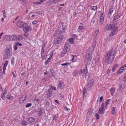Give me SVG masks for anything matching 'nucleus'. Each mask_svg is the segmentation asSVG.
Segmentation results:
<instances>
[{
    "instance_id": "obj_39",
    "label": "nucleus",
    "mask_w": 126,
    "mask_h": 126,
    "mask_svg": "<svg viewBox=\"0 0 126 126\" xmlns=\"http://www.w3.org/2000/svg\"><path fill=\"white\" fill-rule=\"evenodd\" d=\"M103 20H100L99 23L98 25L99 26L101 27L102 26L103 23Z\"/></svg>"
},
{
    "instance_id": "obj_56",
    "label": "nucleus",
    "mask_w": 126,
    "mask_h": 126,
    "mask_svg": "<svg viewBox=\"0 0 126 126\" xmlns=\"http://www.w3.org/2000/svg\"><path fill=\"white\" fill-rule=\"evenodd\" d=\"M50 62V61L47 60V61H46L45 62V65H47V64L49 62Z\"/></svg>"
},
{
    "instance_id": "obj_45",
    "label": "nucleus",
    "mask_w": 126,
    "mask_h": 126,
    "mask_svg": "<svg viewBox=\"0 0 126 126\" xmlns=\"http://www.w3.org/2000/svg\"><path fill=\"white\" fill-rule=\"evenodd\" d=\"M32 106V104L31 103H27L26 106V108H28Z\"/></svg>"
},
{
    "instance_id": "obj_43",
    "label": "nucleus",
    "mask_w": 126,
    "mask_h": 126,
    "mask_svg": "<svg viewBox=\"0 0 126 126\" xmlns=\"http://www.w3.org/2000/svg\"><path fill=\"white\" fill-rule=\"evenodd\" d=\"M99 30L98 29L95 32V36H97V34L98 33Z\"/></svg>"
},
{
    "instance_id": "obj_62",
    "label": "nucleus",
    "mask_w": 126,
    "mask_h": 126,
    "mask_svg": "<svg viewBox=\"0 0 126 126\" xmlns=\"http://www.w3.org/2000/svg\"><path fill=\"white\" fill-rule=\"evenodd\" d=\"M7 93L6 91L5 90H4L2 94L5 95Z\"/></svg>"
},
{
    "instance_id": "obj_7",
    "label": "nucleus",
    "mask_w": 126,
    "mask_h": 126,
    "mask_svg": "<svg viewBox=\"0 0 126 126\" xmlns=\"http://www.w3.org/2000/svg\"><path fill=\"white\" fill-rule=\"evenodd\" d=\"M46 51L45 49H41V58L42 60H45L47 58L46 56Z\"/></svg>"
},
{
    "instance_id": "obj_49",
    "label": "nucleus",
    "mask_w": 126,
    "mask_h": 126,
    "mask_svg": "<svg viewBox=\"0 0 126 126\" xmlns=\"http://www.w3.org/2000/svg\"><path fill=\"white\" fill-rule=\"evenodd\" d=\"M17 45L16 44V43H15V45H14V49L15 50H16L17 49Z\"/></svg>"
},
{
    "instance_id": "obj_20",
    "label": "nucleus",
    "mask_w": 126,
    "mask_h": 126,
    "mask_svg": "<svg viewBox=\"0 0 126 126\" xmlns=\"http://www.w3.org/2000/svg\"><path fill=\"white\" fill-rule=\"evenodd\" d=\"M126 70V64L124 65H123L121 67V68L119 69V71H121V70H122V71H125Z\"/></svg>"
},
{
    "instance_id": "obj_41",
    "label": "nucleus",
    "mask_w": 126,
    "mask_h": 126,
    "mask_svg": "<svg viewBox=\"0 0 126 126\" xmlns=\"http://www.w3.org/2000/svg\"><path fill=\"white\" fill-rule=\"evenodd\" d=\"M27 124V122L25 121H23L22 122V125H26Z\"/></svg>"
},
{
    "instance_id": "obj_44",
    "label": "nucleus",
    "mask_w": 126,
    "mask_h": 126,
    "mask_svg": "<svg viewBox=\"0 0 126 126\" xmlns=\"http://www.w3.org/2000/svg\"><path fill=\"white\" fill-rule=\"evenodd\" d=\"M121 71H119V69L118 71L117 72V73L118 74H120L122 73H123V71H122V70H121Z\"/></svg>"
},
{
    "instance_id": "obj_10",
    "label": "nucleus",
    "mask_w": 126,
    "mask_h": 126,
    "mask_svg": "<svg viewBox=\"0 0 126 126\" xmlns=\"http://www.w3.org/2000/svg\"><path fill=\"white\" fill-rule=\"evenodd\" d=\"M64 84L63 82H60L58 84L57 88L59 89H63L64 88Z\"/></svg>"
},
{
    "instance_id": "obj_55",
    "label": "nucleus",
    "mask_w": 126,
    "mask_h": 126,
    "mask_svg": "<svg viewBox=\"0 0 126 126\" xmlns=\"http://www.w3.org/2000/svg\"><path fill=\"white\" fill-rule=\"evenodd\" d=\"M2 69L1 67H0V78L2 76Z\"/></svg>"
},
{
    "instance_id": "obj_42",
    "label": "nucleus",
    "mask_w": 126,
    "mask_h": 126,
    "mask_svg": "<svg viewBox=\"0 0 126 126\" xmlns=\"http://www.w3.org/2000/svg\"><path fill=\"white\" fill-rule=\"evenodd\" d=\"M86 88H84L83 91V96L84 95V94L85 93H86Z\"/></svg>"
},
{
    "instance_id": "obj_30",
    "label": "nucleus",
    "mask_w": 126,
    "mask_h": 126,
    "mask_svg": "<svg viewBox=\"0 0 126 126\" xmlns=\"http://www.w3.org/2000/svg\"><path fill=\"white\" fill-rule=\"evenodd\" d=\"M58 0H50L49 1V3L51 4L53 3L57 2Z\"/></svg>"
},
{
    "instance_id": "obj_58",
    "label": "nucleus",
    "mask_w": 126,
    "mask_h": 126,
    "mask_svg": "<svg viewBox=\"0 0 126 126\" xmlns=\"http://www.w3.org/2000/svg\"><path fill=\"white\" fill-rule=\"evenodd\" d=\"M64 109L65 110H66L68 111V112H69L70 110V109H68L67 107H64Z\"/></svg>"
},
{
    "instance_id": "obj_25",
    "label": "nucleus",
    "mask_w": 126,
    "mask_h": 126,
    "mask_svg": "<svg viewBox=\"0 0 126 126\" xmlns=\"http://www.w3.org/2000/svg\"><path fill=\"white\" fill-rule=\"evenodd\" d=\"M44 110L42 109H40L38 111V113L41 116L43 114Z\"/></svg>"
},
{
    "instance_id": "obj_57",
    "label": "nucleus",
    "mask_w": 126,
    "mask_h": 126,
    "mask_svg": "<svg viewBox=\"0 0 126 126\" xmlns=\"http://www.w3.org/2000/svg\"><path fill=\"white\" fill-rule=\"evenodd\" d=\"M45 44H43L42 45V48L41 49H45Z\"/></svg>"
},
{
    "instance_id": "obj_63",
    "label": "nucleus",
    "mask_w": 126,
    "mask_h": 126,
    "mask_svg": "<svg viewBox=\"0 0 126 126\" xmlns=\"http://www.w3.org/2000/svg\"><path fill=\"white\" fill-rule=\"evenodd\" d=\"M103 99V97L102 96H101L99 99V101L100 102H101L102 101V100Z\"/></svg>"
},
{
    "instance_id": "obj_26",
    "label": "nucleus",
    "mask_w": 126,
    "mask_h": 126,
    "mask_svg": "<svg viewBox=\"0 0 126 126\" xmlns=\"http://www.w3.org/2000/svg\"><path fill=\"white\" fill-rule=\"evenodd\" d=\"M111 100L110 99H109L107 100H106L105 102V105H106V107L110 103V101Z\"/></svg>"
},
{
    "instance_id": "obj_24",
    "label": "nucleus",
    "mask_w": 126,
    "mask_h": 126,
    "mask_svg": "<svg viewBox=\"0 0 126 126\" xmlns=\"http://www.w3.org/2000/svg\"><path fill=\"white\" fill-rule=\"evenodd\" d=\"M69 51H67V50L64 49L63 50L61 54V56H63L65 55V54L67 52Z\"/></svg>"
},
{
    "instance_id": "obj_21",
    "label": "nucleus",
    "mask_w": 126,
    "mask_h": 126,
    "mask_svg": "<svg viewBox=\"0 0 126 126\" xmlns=\"http://www.w3.org/2000/svg\"><path fill=\"white\" fill-rule=\"evenodd\" d=\"M93 81H94L93 79L91 80L88 83L87 86H88L89 87H91L93 84Z\"/></svg>"
},
{
    "instance_id": "obj_2",
    "label": "nucleus",
    "mask_w": 126,
    "mask_h": 126,
    "mask_svg": "<svg viewBox=\"0 0 126 126\" xmlns=\"http://www.w3.org/2000/svg\"><path fill=\"white\" fill-rule=\"evenodd\" d=\"M11 47H7L6 49L5 52V59H9L11 55Z\"/></svg>"
},
{
    "instance_id": "obj_27",
    "label": "nucleus",
    "mask_w": 126,
    "mask_h": 126,
    "mask_svg": "<svg viewBox=\"0 0 126 126\" xmlns=\"http://www.w3.org/2000/svg\"><path fill=\"white\" fill-rule=\"evenodd\" d=\"M84 77L85 79L87 80L89 78V75L88 72L86 73L84 75Z\"/></svg>"
},
{
    "instance_id": "obj_47",
    "label": "nucleus",
    "mask_w": 126,
    "mask_h": 126,
    "mask_svg": "<svg viewBox=\"0 0 126 126\" xmlns=\"http://www.w3.org/2000/svg\"><path fill=\"white\" fill-rule=\"evenodd\" d=\"M72 57H73V58H72V61L73 62H74L75 61V60H76V59L74 60V59L76 58V56H74L73 55H72Z\"/></svg>"
},
{
    "instance_id": "obj_53",
    "label": "nucleus",
    "mask_w": 126,
    "mask_h": 126,
    "mask_svg": "<svg viewBox=\"0 0 126 126\" xmlns=\"http://www.w3.org/2000/svg\"><path fill=\"white\" fill-rule=\"evenodd\" d=\"M33 4H34L39 5L41 4V2H33Z\"/></svg>"
},
{
    "instance_id": "obj_15",
    "label": "nucleus",
    "mask_w": 126,
    "mask_h": 126,
    "mask_svg": "<svg viewBox=\"0 0 126 126\" xmlns=\"http://www.w3.org/2000/svg\"><path fill=\"white\" fill-rule=\"evenodd\" d=\"M26 98L25 95H24L20 98L19 102L20 103H23Z\"/></svg>"
},
{
    "instance_id": "obj_12",
    "label": "nucleus",
    "mask_w": 126,
    "mask_h": 126,
    "mask_svg": "<svg viewBox=\"0 0 126 126\" xmlns=\"http://www.w3.org/2000/svg\"><path fill=\"white\" fill-rule=\"evenodd\" d=\"M32 29V28L30 26H27L25 28H23V30L24 32L25 33H27L29 31H31Z\"/></svg>"
},
{
    "instance_id": "obj_29",
    "label": "nucleus",
    "mask_w": 126,
    "mask_h": 126,
    "mask_svg": "<svg viewBox=\"0 0 126 126\" xmlns=\"http://www.w3.org/2000/svg\"><path fill=\"white\" fill-rule=\"evenodd\" d=\"M118 64H116L115 65H114L112 68V71L113 72L114 71L115 69L117 68L118 66Z\"/></svg>"
},
{
    "instance_id": "obj_11",
    "label": "nucleus",
    "mask_w": 126,
    "mask_h": 126,
    "mask_svg": "<svg viewBox=\"0 0 126 126\" xmlns=\"http://www.w3.org/2000/svg\"><path fill=\"white\" fill-rule=\"evenodd\" d=\"M64 49L67 50V51L69 50L70 48V43L68 42V41H66L64 46Z\"/></svg>"
},
{
    "instance_id": "obj_60",
    "label": "nucleus",
    "mask_w": 126,
    "mask_h": 126,
    "mask_svg": "<svg viewBox=\"0 0 126 126\" xmlns=\"http://www.w3.org/2000/svg\"><path fill=\"white\" fill-rule=\"evenodd\" d=\"M95 115L96 118L97 119H98L99 118V115L97 114H96Z\"/></svg>"
},
{
    "instance_id": "obj_4",
    "label": "nucleus",
    "mask_w": 126,
    "mask_h": 126,
    "mask_svg": "<svg viewBox=\"0 0 126 126\" xmlns=\"http://www.w3.org/2000/svg\"><path fill=\"white\" fill-rule=\"evenodd\" d=\"M111 30L112 31L109 35L110 36H112L116 35L118 32V28L116 26Z\"/></svg>"
},
{
    "instance_id": "obj_9",
    "label": "nucleus",
    "mask_w": 126,
    "mask_h": 126,
    "mask_svg": "<svg viewBox=\"0 0 126 126\" xmlns=\"http://www.w3.org/2000/svg\"><path fill=\"white\" fill-rule=\"evenodd\" d=\"M63 35H61L55 38L54 39V41L55 42V43L56 44L59 43L63 39Z\"/></svg>"
},
{
    "instance_id": "obj_50",
    "label": "nucleus",
    "mask_w": 126,
    "mask_h": 126,
    "mask_svg": "<svg viewBox=\"0 0 126 126\" xmlns=\"http://www.w3.org/2000/svg\"><path fill=\"white\" fill-rule=\"evenodd\" d=\"M2 13L3 14V16L5 17L6 18V16L5 15V11L4 10H3L2 11Z\"/></svg>"
},
{
    "instance_id": "obj_54",
    "label": "nucleus",
    "mask_w": 126,
    "mask_h": 126,
    "mask_svg": "<svg viewBox=\"0 0 126 126\" xmlns=\"http://www.w3.org/2000/svg\"><path fill=\"white\" fill-rule=\"evenodd\" d=\"M16 43L17 46H22V44L20 43H19V42H16Z\"/></svg>"
},
{
    "instance_id": "obj_59",
    "label": "nucleus",
    "mask_w": 126,
    "mask_h": 126,
    "mask_svg": "<svg viewBox=\"0 0 126 126\" xmlns=\"http://www.w3.org/2000/svg\"><path fill=\"white\" fill-rule=\"evenodd\" d=\"M21 2H22V3L23 4V3H25L26 2V0H19Z\"/></svg>"
},
{
    "instance_id": "obj_36",
    "label": "nucleus",
    "mask_w": 126,
    "mask_h": 126,
    "mask_svg": "<svg viewBox=\"0 0 126 126\" xmlns=\"http://www.w3.org/2000/svg\"><path fill=\"white\" fill-rule=\"evenodd\" d=\"M119 17L120 16H119L118 15H117L114 17L113 18V20H115L119 18Z\"/></svg>"
},
{
    "instance_id": "obj_23",
    "label": "nucleus",
    "mask_w": 126,
    "mask_h": 126,
    "mask_svg": "<svg viewBox=\"0 0 126 126\" xmlns=\"http://www.w3.org/2000/svg\"><path fill=\"white\" fill-rule=\"evenodd\" d=\"M51 89H48V91L47 92V98L51 96L52 95L51 94H52L51 93L52 92L51 91Z\"/></svg>"
},
{
    "instance_id": "obj_3",
    "label": "nucleus",
    "mask_w": 126,
    "mask_h": 126,
    "mask_svg": "<svg viewBox=\"0 0 126 126\" xmlns=\"http://www.w3.org/2000/svg\"><path fill=\"white\" fill-rule=\"evenodd\" d=\"M5 37L6 38V40L8 41H15L16 37L15 35H6L5 36Z\"/></svg>"
},
{
    "instance_id": "obj_17",
    "label": "nucleus",
    "mask_w": 126,
    "mask_h": 126,
    "mask_svg": "<svg viewBox=\"0 0 126 126\" xmlns=\"http://www.w3.org/2000/svg\"><path fill=\"white\" fill-rule=\"evenodd\" d=\"M23 22L21 20H19L16 23V25L19 28H21L22 26Z\"/></svg>"
},
{
    "instance_id": "obj_38",
    "label": "nucleus",
    "mask_w": 126,
    "mask_h": 126,
    "mask_svg": "<svg viewBox=\"0 0 126 126\" xmlns=\"http://www.w3.org/2000/svg\"><path fill=\"white\" fill-rule=\"evenodd\" d=\"M92 111L91 110H89L87 112V116H89L92 114Z\"/></svg>"
},
{
    "instance_id": "obj_8",
    "label": "nucleus",
    "mask_w": 126,
    "mask_h": 126,
    "mask_svg": "<svg viewBox=\"0 0 126 126\" xmlns=\"http://www.w3.org/2000/svg\"><path fill=\"white\" fill-rule=\"evenodd\" d=\"M104 104L103 103H102L101 105V106L99 109L98 113L99 114H103L105 110L104 108Z\"/></svg>"
},
{
    "instance_id": "obj_61",
    "label": "nucleus",
    "mask_w": 126,
    "mask_h": 126,
    "mask_svg": "<svg viewBox=\"0 0 126 126\" xmlns=\"http://www.w3.org/2000/svg\"><path fill=\"white\" fill-rule=\"evenodd\" d=\"M83 28V27L81 26H79L78 28V29L79 30H82Z\"/></svg>"
},
{
    "instance_id": "obj_5",
    "label": "nucleus",
    "mask_w": 126,
    "mask_h": 126,
    "mask_svg": "<svg viewBox=\"0 0 126 126\" xmlns=\"http://www.w3.org/2000/svg\"><path fill=\"white\" fill-rule=\"evenodd\" d=\"M115 27L114 25L113 24H108L106 25L105 31H109L111 30Z\"/></svg>"
},
{
    "instance_id": "obj_6",
    "label": "nucleus",
    "mask_w": 126,
    "mask_h": 126,
    "mask_svg": "<svg viewBox=\"0 0 126 126\" xmlns=\"http://www.w3.org/2000/svg\"><path fill=\"white\" fill-rule=\"evenodd\" d=\"M96 44L95 43L93 45L90 46L88 49L87 52L89 53L92 54L93 53L94 49L95 47Z\"/></svg>"
},
{
    "instance_id": "obj_37",
    "label": "nucleus",
    "mask_w": 126,
    "mask_h": 126,
    "mask_svg": "<svg viewBox=\"0 0 126 126\" xmlns=\"http://www.w3.org/2000/svg\"><path fill=\"white\" fill-rule=\"evenodd\" d=\"M104 16L103 15V13L101 14V15L100 17V20H104Z\"/></svg>"
},
{
    "instance_id": "obj_31",
    "label": "nucleus",
    "mask_w": 126,
    "mask_h": 126,
    "mask_svg": "<svg viewBox=\"0 0 126 126\" xmlns=\"http://www.w3.org/2000/svg\"><path fill=\"white\" fill-rule=\"evenodd\" d=\"M111 113L113 115H114L115 114V110L114 107H112L111 109Z\"/></svg>"
},
{
    "instance_id": "obj_32",
    "label": "nucleus",
    "mask_w": 126,
    "mask_h": 126,
    "mask_svg": "<svg viewBox=\"0 0 126 126\" xmlns=\"http://www.w3.org/2000/svg\"><path fill=\"white\" fill-rule=\"evenodd\" d=\"M66 41H68V42H69L70 43L72 44L74 42L73 38H70L68 40H67Z\"/></svg>"
},
{
    "instance_id": "obj_64",
    "label": "nucleus",
    "mask_w": 126,
    "mask_h": 126,
    "mask_svg": "<svg viewBox=\"0 0 126 126\" xmlns=\"http://www.w3.org/2000/svg\"><path fill=\"white\" fill-rule=\"evenodd\" d=\"M123 81L125 82L126 81V74L125 76L123 79Z\"/></svg>"
},
{
    "instance_id": "obj_48",
    "label": "nucleus",
    "mask_w": 126,
    "mask_h": 126,
    "mask_svg": "<svg viewBox=\"0 0 126 126\" xmlns=\"http://www.w3.org/2000/svg\"><path fill=\"white\" fill-rule=\"evenodd\" d=\"M7 98L9 100H11L12 99L13 97L12 96L10 95L9 96L7 97Z\"/></svg>"
},
{
    "instance_id": "obj_35",
    "label": "nucleus",
    "mask_w": 126,
    "mask_h": 126,
    "mask_svg": "<svg viewBox=\"0 0 126 126\" xmlns=\"http://www.w3.org/2000/svg\"><path fill=\"white\" fill-rule=\"evenodd\" d=\"M11 65L13 66L14 65V57L12 58L11 60Z\"/></svg>"
},
{
    "instance_id": "obj_22",
    "label": "nucleus",
    "mask_w": 126,
    "mask_h": 126,
    "mask_svg": "<svg viewBox=\"0 0 126 126\" xmlns=\"http://www.w3.org/2000/svg\"><path fill=\"white\" fill-rule=\"evenodd\" d=\"M110 91L111 93V95L113 96V94L115 92V89L113 88H111L110 90Z\"/></svg>"
},
{
    "instance_id": "obj_28",
    "label": "nucleus",
    "mask_w": 126,
    "mask_h": 126,
    "mask_svg": "<svg viewBox=\"0 0 126 126\" xmlns=\"http://www.w3.org/2000/svg\"><path fill=\"white\" fill-rule=\"evenodd\" d=\"M28 121L31 123L35 121V119L31 117L29 119Z\"/></svg>"
},
{
    "instance_id": "obj_33",
    "label": "nucleus",
    "mask_w": 126,
    "mask_h": 126,
    "mask_svg": "<svg viewBox=\"0 0 126 126\" xmlns=\"http://www.w3.org/2000/svg\"><path fill=\"white\" fill-rule=\"evenodd\" d=\"M22 25V26L21 27V28L23 29V28H25V27H27V23H24L23 22Z\"/></svg>"
},
{
    "instance_id": "obj_1",
    "label": "nucleus",
    "mask_w": 126,
    "mask_h": 126,
    "mask_svg": "<svg viewBox=\"0 0 126 126\" xmlns=\"http://www.w3.org/2000/svg\"><path fill=\"white\" fill-rule=\"evenodd\" d=\"M115 51L114 49H111L107 53L105 57V61L108 64H110L113 59L115 55Z\"/></svg>"
},
{
    "instance_id": "obj_18",
    "label": "nucleus",
    "mask_w": 126,
    "mask_h": 126,
    "mask_svg": "<svg viewBox=\"0 0 126 126\" xmlns=\"http://www.w3.org/2000/svg\"><path fill=\"white\" fill-rule=\"evenodd\" d=\"M113 11V8H111L109 10V12L108 13V16L109 17H110L111 16L112 13Z\"/></svg>"
},
{
    "instance_id": "obj_52",
    "label": "nucleus",
    "mask_w": 126,
    "mask_h": 126,
    "mask_svg": "<svg viewBox=\"0 0 126 126\" xmlns=\"http://www.w3.org/2000/svg\"><path fill=\"white\" fill-rule=\"evenodd\" d=\"M57 119V117L56 115L54 116L53 118V119L54 120H56Z\"/></svg>"
},
{
    "instance_id": "obj_14",
    "label": "nucleus",
    "mask_w": 126,
    "mask_h": 126,
    "mask_svg": "<svg viewBox=\"0 0 126 126\" xmlns=\"http://www.w3.org/2000/svg\"><path fill=\"white\" fill-rule=\"evenodd\" d=\"M88 72V70L86 68L84 69L81 70L80 71V74L81 75H85Z\"/></svg>"
},
{
    "instance_id": "obj_46",
    "label": "nucleus",
    "mask_w": 126,
    "mask_h": 126,
    "mask_svg": "<svg viewBox=\"0 0 126 126\" xmlns=\"http://www.w3.org/2000/svg\"><path fill=\"white\" fill-rule=\"evenodd\" d=\"M1 97L3 100L5 99V95L2 94H1Z\"/></svg>"
},
{
    "instance_id": "obj_51",
    "label": "nucleus",
    "mask_w": 126,
    "mask_h": 126,
    "mask_svg": "<svg viewBox=\"0 0 126 126\" xmlns=\"http://www.w3.org/2000/svg\"><path fill=\"white\" fill-rule=\"evenodd\" d=\"M49 55H50L49 57L51 58L53 55V52H51Z\"/></svg>"
},
{
    "instance_id": "obj_40",
    "label": "nucleus",
    "mask_w": 126,
    "mask_h": 126,
    "mask_svg": "<svg viewBox=\"0 0 126 126\" xmlns=\"http://www.w3.org/2000/svg\"><path fill=\"white\" fill-rule=\"evenodd\" d=\"M63 66L69 65L70 63H62L61 64Z\"/></svg>"
},
{
    "instance_id": "obj_13",
    "label": "nucleus",
    "mask_w": 126,
    "mask_h": 126,
    "mask_svg": "<svg viewBox=\"0 0 126 126\" xmlns=\"http://www.w3.org/2000/svg\"><path fill=\"white\" fill-rule=\"evenodd\" d=\"M86 58L89 61H90L91 59L92 58V54L89 53L87 52L86 56Z\"/></svg>"
},
{
    "instance_id": "obj_19",
    "label": "nucleus",
    "mask_w": 126,
    "mask_h": 126,
    "mask_svg": "<svg viewBox=\"0 0 126 126\" xmlns=\"http://www.w3.org/2000/svg\"><path fill=\"white\" fill-rule=\"evenodd\" d=\"M15 37H16L15 41L21 40L22 39V36L21 35L17 36L15 35Z\"/></svg>"
},
{
    "instance_id": "obj_34",
    "label": "nucleus",
    "mask_w": 126,
    "mask_h": 126,
    "mask_svg": "<svg viewBox=\"0 0 126 126\" xmlns=\"http://www.w3.org/2000/svg\"><path fill=\"white\" fill-rule=\"evenodd\" d=\"M91 9L92 10L95 11L97 9V7L96 6H92L91 7Z\"/></svg>"
},
{
    "instance_id": "obj_16",
    "label": "nucleus",
    "mask_w": 126,
    "mask_h": 126,
    "mask_svg": "<svg viewBox=\"0 0 126 126\" xmlns=\"http://www.w3.org/2000/svg\"><path fill=\"white\" fill-rule=\"evenodd\" d=\"M8 64V61L7 60H6L4 63V65L3 68V73H4L5 71L6 70V67L7 65Z\"/></svg>"
}]
</instances>
